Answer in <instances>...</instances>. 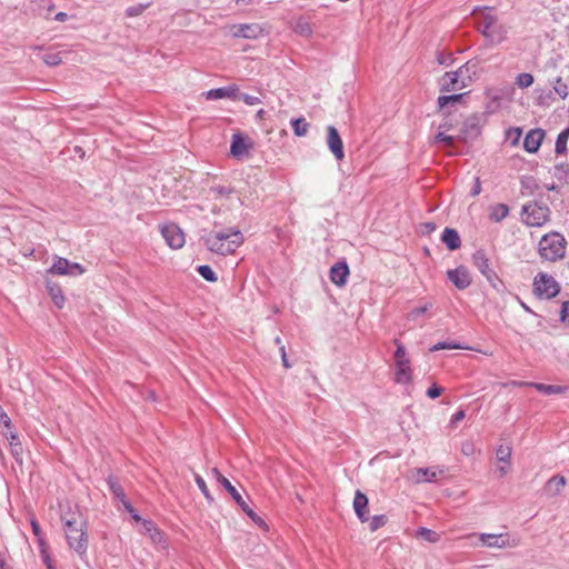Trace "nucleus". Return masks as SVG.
<instances>
[{
  "label": "nucleus",
  "mask_w": 569,
  "mask_h": 569,
  "mask_svg": "<svg viewBox=\"0 0 569 569\" xmlns=\"http://www.w3.org/2000/svg\"><path fill=\"white\" fill-rule=\"evenodd\" d=\"M67 542L79 556L88 549L87 520L78 510H69L61 516Z\"/></svg>",
  "instance_id": "obj_1"
},
{
  "label": "nucleus",
  "mask_w": 569,
  "mask_h": 569,
  "mask_svg": "<svg viewBox=\"0 0 569 569\" xmlns=\"http://www.w3.org/2000/svg\"><path fill=\"white\" fill-rule=\"evenodd\" d=\"M478 31L492 44L505 41L508 37L509 28L501 22L493 8L485 7L472 12Z\"/></svg>",
  "instance_id": "obj_2"
},
{
  "label": "nucleus",
  "mask_w": 569,
  "mask_h": 569,
  "mask_svg": "<svg viewBox=\"0 0 569 569\" xmlns=\"http://www.w3.org/2000/svg\"><path fill=\"white\" fill-rule=\"evenodd\" d=\"M203 241L211 252L228 256L242 244L243 236L240 230L231 228L223 231H211L203 237Z\"/></svg>",
  "instance_id": "obj_3"
},
{
  "label": "nucleus",
  "mask_w": 569,
  "mask_h": 569,
  "mask_svg": "<svg viewBox=\"0 0 569 569\" xmlns=\"http://www.w3.org/2000/svg\"><path fill=\"white\" fill-rule=\"evenodd\" d=\"M566 240L557 232L545 234L539 241L540 257L548 261H557L563 258Z\"/></svg>",
  "instance_id": "obj_4"
},
{
  "label": "nucleus",
  "mask_w": 569,
  "mask_h": 569,
  "mask_svg": "<svg viewBox=\"0 0 569 569\" xmlns=\"http://www.w3.org/2000/svg\"><path fill=\"white\" fill-rule=\"evenodd\" d=\"M211 473L214 479L228 491V493L232 497L236 503L241 508V510L258 526H264V521L261 517H259L243 500L239 491L217 469L212 468Z\"/></svg>",
  "instance_id": "obj_5"
},
{
  "label": "nucleus",
  "mask_w": 569,
  "mask_h": 569,
  "mask_svg": "<svg viewBox=\"0 0 569 569\" xmlns=\"http://www.w3.org/2000/svg\"><path fill=\"white\" fill-rule=\"evenodd\" d=\"M393 343L397 349L395 352V365H396V373L395 380L397 383H410L412 380L410 360L407 357V350L405 346L398 340L395 339Z\"/></svg>",
  "instance_id": "obj_6"
},
{
  "label": "nucleus",
  "mask_w": 569,
  "mask_h": 569,
  "mask_svg": "<svg viewBox=\"0 0 569 569\" xmlns=\"http://www.w3.org/2000/svg\"><path fill=\"white\" fill-rule=\"evenodd\" d=\"M522 220L531 227H541L549 220L550 210L546 204L532 202L522 207Z\"/></svg>",
  "instance_id": "obj_7"
},
{
  "label": "nucleus",
  "mask_w": 569,
  "mask_h": 569,
  "mask_svg": "<svg viewBox=\"0 0 569 569\" xmlns=\"http://www.w3.org/2000/svg\"><path fill=\"white\" fill-rule=\"evenodd\" d=\"M533 290L538 297L550 299L559 293L560 287L553 277L540 272L535 277Z\"/></svg>",
  "instance_id": "obj_8"
},
{
  "label": "nucleus",
  "mask_w": 569,
  "mask_h": 569,
  "mask_svg": "<svg viewBox=\"0 0 569 569\" xmlns=\"http://www.w3.org/2000/svg\"><path fill=\"white\" fill-rule=\"evenodd\" d=\"M208 197L212 200L220 201L221 206L228 203V208L239 207L242 202L234 189L230 186H212L208 190Z\"/></svg>",
  "instance_id": "obj_9"
},
{
  "label": "nucleus",
  "mask_w": 569,
  "mask_h": 569,
  "mask_svg": "<svg viewBox=\"0 0 569 569\" xmlns=\"http://www.w3.org/2000/svg\"><path fill=\"white\" fill-rule=\"evenodd\" d=\"M478 539L483 546L497 549L515 548L520 543L519 539L510 538L509 533H480Z\"/></svg>",
  "instance_id": "obj_10"
},
{
  "label": "nucleus",
  "mask_w": 569,
  "mask_h": 569,
  "mask_svg": "<svg viewBox=\"0 0 569 569\" xmlns=\"http://www.w3.org/2000/svg\"><path fill=\"white\" fill-rule=\"evenodd\" d=\"M49 272L59 276L74 277L82 274L84 272V268L77 262H71L66 258L58 257L52 267L49 269Z\"/></svg>",
  "instance_id": "obj_11"
},
{
  "label": "nucleus",
  "mask_w": 569,
  "mask_h": 569,
  "mask_svg": "<svg viewBox=\"0 0 569 569\" xmlns=\"http://www.w3.org/2000/svg\"><path fill=\"white\" fill-rule=\"evenodd\" d=\"M234 38L256 40L267 34L266 29L259 23L234 24L231 27Z\"/></svg>",
  "instance_id": "obj_12"
},
{
  "label": "nucleus",
  "mask_w": 569,
  "mask_h": 569,
  "mask_svg": "<svg viewBox=\"0 0 569 569\" xmlns=\"http://www.w3.org/2000/svg\"><path fill=\"white\" fill-rule=\"evenodd\" d=\"M161 234L164 238L167 244L172 249H180L186 242L184 233L174 223L163 226L161 229Z\"/></svg>",
  "instance_id": "obj_13"
},
{
  "label": "nucleus",
  "mask_w": 569,
  "mask_h": 569,
  "mask_svg": "<svg viewBox=\"0 0 569 569\" xmlns=\"http://www.w3.org/2000/svg\"><path fill=\"white\" fill-rule=\"evenodd\" d=\"M473 264L477 267V269L486 277V279L490 282V284L496 288L497 287V280L498 276L497 273L490 268L489 259L487 258L485 251L478 250L473 253L472 257Z\"/></svg>",
  "instance_id": "obj_14"
},
{
  "label": "nucleus",
  "mask_w": 569,
  "mask_h": 569,
  "mask_svg": "<svg viewBox=\"0 0 569 569\" xmlns=\"http://www.w3.org/2000/svg\"><path fill=\"white\" fill-rule=\"evenodd\" d=\"M441 475H443V469L439 467L416 468L410 471V479L415 483L436 482Z\"/></svg>",
  "instance_id": "obj_15"
},
{
  "label": "nucleus",
  "mask_w": 569,
  "mask_h": 569,
  "mask_svg": "<svg viewBox=\"0 0 569 569\" xmlns=\"http://www.w3.org/2000/svg\"><path fill=\"white\" fill-rule=\"evenodd\" d=\"M327 144L329 150L332 152V154L338 161L343 160V142L338 130L333 126H329L327 128Z\"/></svg>",
  "instance_id": "obj_16"
},
{
  "label": "nucleus",
  "mask_w": 569,
  "mask_h": 569,
  "mask_svg": "<svg viewBox=\"0 0 569 569\" xmlns=\"http://www.w3.org/2000/svg\"><path fill=\"white\" fill-rule=\"evenodd\" d=\"M448 279L455 284L459 290H463L471 284V276L469 270L460 266L453 270L447 271Z\"/></svg>",
  "instance_id": "obj_17"
},
{
  "label": "nucleus",
  "mask_w": 569,
  "mask_h": 569,
  "mask_svg": "<svg viewBox=\"0 0 569 569\" xmlns=\"http://www.w3.org/2000/svg\"><path fill=\"white\" fill-rule=\"evenodd\" d=\"M439 89L441 92H452L465 89V82L460 81L455 71L446 72L442 77H440Z\"/></svg>",
  "instance_id": "obj_18"
},
{
  "label": "nucleus",
  "mask_w": 569,
  "mask_h": 569,
  "mask_svg": "<svg viewBox=\"0 0 569 569\" xmlns=\"http://www.w3.org/2000/svg\"><path fill=\"white\" fill-rule=\"evenodd\" d=\"M545 139V131L542 129L530 130L523 140V148L530 153H535L539 150L542 140Z\"/></svg>",
  "instance_id": "obj_19"
},
{
  "label": "nucleus",
  "mask_w": 569,
  "mask_h": 569,
  "mask_svg": "<svg viewBox=\"0 0 569 569\" xmlns=\"http://www.w3.org/2000/svg\"><path fill=\"white\" fill-rule=\"evenodd\" d=\"M206 98L208 100H217V99H239V88L234 84L223 88L211 89L206 92Z\"/></svg>",
  "instance_id": "obj_20"
},
{
  "label": "nucleus",
  "mask_w": 569,
  "mask_h": 569,
  "mask_svg": "<svg viewBox=\"0 0 569 569\" xmlns=\"http://www.w3.org/2000/svg\"><path fill=\"white\" fill-rule=\"evenodd\" d=\"M348 276H349V268H348L347 262H345V261L337 262L336 264H333L331 267L330 279L335 284H337L339 287L343 286L347 282Z\"/></svg>",
  "instance_id": "obj_21"
},
{
  "label": "nucleus",
  "mask_w": 569,
  "mask_h": 569,
  "mask_svg": "<svg viewBox=\"0 0 569 569\" xmlns=\"http://www.w3.org/2000/svg\"><path fill=\"white\" fill-rule=\"evenodd\" d=\"M368 498L365 493H362L360 490L356 491L355 499H353V509L357 515V517L360 519L361 522H366L369 520L368 518Z\"/></svg>",
  "instance_id": "obj_22"
},
{
  "label": "nucleus",
  "mask_w": 569,
  "mask_h": 569,
  "mask_svg": "<svg viewBox=\"0 0 569 569\" xmlns=\"http://www.w3.org/2000/svg\"><path fill=\"white\" fill-rule=\"evenodd\" d=\"M477 63L472 61H468L461 67H459L455 73L459 78L460 81L465 82V87H469L473 80V76L476 74Z\"/></svg>",
  "instance_id": "obj_23"
},
{
  "label": "nucleus",
  "mask_w": 569,
  "mask_h": 569,
  "mask_svg": "<svg viewBox=\"0 0 569 569\" xmlns=\"http://www.w3.org/2000/svg\"><path fill=\"white\" fill-rule=\"evenodd\" d=\"M566 483L567 480L563 476H553L547 481L545 486V492L549 497H556L563 490Z\"/></svg>",
  "instance_id": "obj_24"
},
{
  "label": "nucleus",
  "mask_w": 569,
  "mask_h": 569,
  "mask_svg": "<svg viewBox=\"0 0 569 569\" xmlns=\"http://www.w3.org/2000/svg\"><path fill=\"white\" fill-rule=\"evenodd\" d=\"M250 144H248L240 134L237 133L232 136L230 152L233 157L241 158L248 154Z\"/></svg>",
  "instance_id": "obj_25"
},
{
  "label": "nucleus",
  "mask_w": 569,
  "mask_h": 569,
  "mask_svg": "<svg viewBox=\"0 0 569 569\" xmlns=\"http://www.w3.org/2000/svg\"><path fill=\"white\" fill-rule=\"evenodd\" d=\"M441 240L447 246V248L449 250H457L461 246V240H460L459 233L455 229H451V228H446L443 230Z\"/></svg>",
  "instance_id": "obj_26"
},
{
  "label": "nucleus",
  "mask_w": 569,
  "mask_h": 569,
  "mask_svg": "<svg viewBox=\"0 0 569 569\" xmlns=\"http://www.w3.org/2000/svg\"><path fill=\"white\" fill-rule=\"evenodd\" d=\"M143 533L148 535L151 541L156 545L163 542V535L158 530L151 520L143 519L141 521Z\"/></svg>",
  "instance_id": "obj_27"
},
{
  "label": "nucleus",
  "mask_w": 569,
  "mask_h": 569,
  "mask_svg": "<svg viewBox=\"0 0 569 569\" xmlns=\"http://www.w3.org/2000/svg\"><path fill=\"white\" fill-rule=\"evenodd\" d=\"M520 385L533 387L535 389L545 395H557L563 391V387L558 385H545L539 382H521Z\"/></svg>",
  "instance_id": "obj_28"
},
{
  "label": "nucleus",
  "mask_w": 569,
  "mask_h": 569,
  "mask_svg": "<svg viewBox=\"0 0 569 569\" xmlns=\"http://www.w3.org/2000/svg\"><path fill=\"white\" fill-rule=\"evenodd\" d=\"M47 289L54 305L61 309L64 305V297L61 288L56 283L48 282Z\"/></svg>",
  "instance_id": "obj_29"
},
{
  "label": "nucleus",
  "mask_w": 569,
  "mask_h": 569,
  "mask_svg": "<svg viewBox=\"0 0 569 569\" xmlns=\"http://www.w3.org/2000/svg\"><path fill=\"white\" fill-rule=\"evenodd\" d=\"M466 93L450 94V96H440L438 97L437 104L440 110L446 109L448 106H453L456 103L461 102L463 96Z\"/></svg>",
  "instance_id": "obj_30"
},
{
  "label": "nucleus",
  "mask_w": 569,
  "mask_h": 569,
  "mask_svg": "<svg viewBox=\"0 0 569 569\" xmlns=\"http://www.w3.org/2000/svg\"><path fill=\"white\" fill-rule=\"evenodd\" d=\"M293 31L300 36L309 37L312 33V28L306 18L300 17L293 23Z\"/></svg>",
  "instance_id": "obj_31"
},
{
  "label": "nucleus",
  "mask_w": 569,
  "mask_h": 569,
  "mask_svg": "<svg viewBox=\"0 0 569 569\" xmlns=\"http://www.w3.org/2000/svg\"><path fill=\"white\" fill-rule=\"evenodd\" d=\"M509 214V208L505 203H498L492 207L490 212V219L495 222H500Z\"/></svg>",
  "instance_id": "obj_32"
},
{
  "label": "nucleus",
  "mask_w": 569,
  "mask_h": 569,
  "mask_svg": "<svg viewBox=\"0 0 569 569\" xmlns=\"http://www.w3.org/2000/svg\"><path fill=\"white\" fill-rule=\"evenodd\" d=\"M568 139H569V127L565 128L557 137L556 152L558 154H562L567 151Z\"/></svg>",
  "instance_id": "obj_33"
},
{
  "label": "nucleus",
  "mask_w": 569,
  "mask_h": 569,
  "mask_svg": "<svg viewBox=\"0 0 569 569\" xmlns=\"http://www.w3.org/2000/svg\"><path fill=\"white\" fill-rule=\"evenodd\" d=\"M417 537H420L431 543H436L440 540V535L438 532L425 527L417 530Z\"/></svg>",
  "instance_id": "obj_34"
},
{
  "label": "nucleus",
  "mask_w": 569,
  "mask_h": 569,
  "mask_svg": "<svg viewBox=\"0 0 569 569\" xmlns=\"http://www.w3.org/2000/svg\"><path fill=\"white\" fill-rule=\"evenodd\" d=\"M292 129L296 136L303 137L307 134L309 124L303 118H298L291 121Z\"/></svg>",
  "instance_id": "obj_35"
},
{
  "label": "nucleus",
  "mask_w": 569,
  "mask_h": 569,
  "mask_svg": "<svg viewBox=\"0 0 569 569\" xmlns=\"http://www.w3.org/2000/svg\"><path fill=\"white\" fill-rule=\"evenodd\" d=\"M512 449L510 446H499L496 450V457L500 462H505L507 465H510V458H511Z\"/></svg>",
  "instance_id": "obj_36"
},
{
  "label": "nucleus",
  "mask_w": 569,
  "mask_h": 569,
  "mask_svg": "<svg viewBox=\"0 0 569 569\" xmlns=\"http://www.w3.org/2000/svg\"><path fill=\"white\" fill-rule=\"evenodd\" d=\"M150 6L151 2L130 6L126 9V16L128 18L141 16Z\"/></svg>",
  "instance_id": "obj_37"
},
{
  "label": "nucleus",
  "mask_w": 569,
  "mask_h": 569,
  "mask_svg": "<svg viewBox=\"0 0 569 569\" xmlns=\"http://www.w3.org/2000/svg\"><path fill=\"white\" fill-rule=\"evenodd\" d=\"M552 89L561 99H566L569 96V88L561 78H557L553 81Z\"/></svg>",
  "instance_id": "obj_38"
},
{
  "label": "nucleus",
  "mask_w": 569,
  "mask_h": 569,
  "mask_svg": "<svg viewBox=\"0 0 569 569\" xmlns=\"http://www.w3.org/2000/svg\"><path fill=\"white\" fill-rule=\"evenodd\" d=\"M533 83V76L531 73H519L516 78V84L521 88H529Z\"/></svg>",
  "instance_id": "obj_39"
},
{
  "label": "nucleus",
  "mask_w": 569,
  "mask_h": 569,
  "mask_svg": "<svg viewBox=\"0 0 569 569\" xmlns=\"http://www.w3.org/2000/svg\"><path fill=\"white\" fill-rule=\"evenodd\" d=\"M200 276L209 282H216L217 276L210 266L203 264L198 267Z\"/></svg>",
  "instance_id": "obj_40"
},
{
  "label": "nucleus",
  "mask_w": 569,
  "mask_h": 569,
  "mask_svg": "<svg viewBox=\"0 0 569 569\" xmlns=\"http://www.w3.org/2000/svg\"><path fill=\"white\" fill-rule=\"evenodd\" d=\"M194 480H196V483L198 485L199 489L203 493L204 498L209 502H213V497L211 496V493H210V491H209V489L207 487V483L203 480V478L201 476H199L198 473H194Z\"/></svg>",
  "instance_id": "obj_41"
},
{
  "label": "nucleus",
  "mask_w": 569,
  "mask_h": 569,
  "mask_svg": "<svg viewBox=\"0 0 569 569\" xmlns=\"http://www.w3.org/2000/svg\"><path fill=\"white\" fill-rule=\"evenodd\" d=\"M387 521H388V518L385 515L373 516L369 523V528L373 532V531L378 530L379 528L383 527L387 523Z\"/></svg>",
  "instance_id": "obj_42"
},
{
  "label": "nucleus",
  "mask_w": 569,
  "mask_h": 569,
  "mask_svg": "<svg viewBox=\"0 0 569 569\" xmlns=\"http://www.w3.org/2000/svg\"><path fill=\"white\" fill-rule=\"evenodd\" d=\"M108 483H109V488H110L111 492L114 495V497L119 498L121 500V502H123V500H126V499H124V491H123L122 487L111 478L108 480Z\"/></svg>",
  "instance_id": "obj_43"
},
{
  "label": "nucleus",
  "mask_w": 569,
  "mask_h": 569,
  "mask_svg": "<svg viewBox=\"0 0 569 569\" xmlns=\"http://www.w3.org/2000/svg\"><path fill=\"white\" fill-rule=\"evenodd\" d=\"M238 100H242L248 106H256V104L261 103V100H260L259 97L251 96V94H248V93H241L240 91H239V99Z\"/></svg>",
  "instance_id": "obj_44"
},
{
  "label": "nucleus",
  "mask_w": 569,
  "mask_h": 569,
  "mask_svg": "<svg viewBox=\"0 0 569 569\" xmlns=\"http://www.w3.org/2000/svg\"><path fill=\"white\" fill-rule=\"evenodd\" d=\"M43 62L50 67L58 66L61 62V58L58 53H48L43 56Z\"/></svg>",
  "instance_id": "obj_45"
},
{
  "label": "nucleus",
  "mask_w": 569,
  "mask_h": 569,
  "mask_svg": "<svg viewBox=\"0 0 569 569\" xmlns=\"http://www.w3.org/2000/svg\"><path fill=\"white\" fill-rule=\"evenodd\" d=\"M443 349H462V347L459 345H456V343H450V342H438L430 348V351L433 352V351L443 350Z\"/></svg>",
  "instance_id": "obj_46"
},
{
  "label": "nucleus",
  "mask_w": 569,
  "mask_h": 569,
  "mask_svg": "<svg viewBox=\"0 0 569 569\" xmlns=\"http://www.w3.org/2000/svg\"><path fill=\"white\" fill-rule=\"evenodd\" d=\"M437 61H438L439 64L448 67L453 61V58H452L451 53L438 52L437 53Z\"/></svg>",
  "instance_id": "obj_47"
},
{
  "label": "nucleus",
  "mask_w": 569,
  "mask_h": 569,
  "mask_svg": "<svg viewBox=\"0 0 569 569\" xmlns=\"http://www.w3.org/2000/svg\"><path fill=\"white\" fill-rule=\"evenodd\" d=\"M435 139L437 142H445L448 147H451L455 141L452 136H448L443 131H440Z\"/></svg>",
  "instance_id": "obj_48"
},
{
  "label": "nucleus",
  "mask_w": 569,
  "mask_h": 569,
  "mask_svg": "<svg viewBox=\"0 0 569 569\" xmlns=\"http://www.w3.org/2000/svg\"><path fill=\"white\" fill-rule=\"evenodd\" d=\"M124 509L132 516V518L137 521V522H141L143 519L136 512V510L133 509V507L131 506V503L127 500H123L122 502Z\"/></svg>",
  "instance_id": "obj_49"
},
{
  "label": "nucleus",
  "mask_w": 569,
  "mask_h": 569,
  "mask_svg": "<svg viewBox=\"0 0 569 569\" xmlns=\"http://www.w3.org/2000/svg\"><path fill=\"white\" fill-rule=\"evenodd\" d=\"M442 391H443L442 388L438 387L437 385H432L427 390V396L431 399H436L442 393Z\"/></svg>",
  "instance_id": "obj_50"
},
{
  "label": "nucleus",
  "mask_w": 569,
  "mask_h": 569,
  "mask_svg": "<svg viewBox=\"0 0 569 569\" xmlns=\"http://www.w3.org/2000/svg\"><path fill=\"white\" fill-rule=\"evenodd\" d=\"M560 315L561 321L569 323V301L562 303Z\"/></svg>",
  "instance_id": "obj_51"
},
{
  "label": "nucleus",
  "mask_w": 569,
  "mask_h": 569,
  "mask_svg": "<svg viewBox=\"0 0 569 569\" xmlns=\"http://www.w3.org/2000/svg\"><path fill=\"white\" fill-rule=\"evenodd\" d=\"M437 226L433 222H426L421 224V232L423 234H430L436 230Z\"/></svg>",
  "instance_id": "obj_52"
},
{
  "label": "nucleus",
  "mask_w": 569,
  "mask_h": 569,
  "mask_svg": "<svg viewBox=\"0 0 569 569\" xmlns=\"http://www.w3.org/2000/svg\"><path fill=\"white\" fill-rule=\"evenodd\" d=\"M465 417H466V413H465V411H463V410H459V411H457V412L452 416V418H451V425H452V426L457 425L459 421L463 420V419H465Z\"/></svg>",
  "instance_id": "obj_53"
},
{
  "label": "nucleus",
  "mask_w": 569,
  "mask_h": 569,
  "mask_svg": "<svg viewBox=\"0 0 569 569\" xmlns=\"http://www.w3.org/2000/svg\"><path fill=\"white\" fill-rule=\"evenodd\" d=\"M280 352H281V360H282V365L286 369H289L291 367V365L289 363L288 361V358H287V353H286V349H284V346H280Z\"/></svg>",
  "instance_id": "obj_54"
},
{
  "label": "nucleus",
  "mask_w": 569,
  "mask_h": 569,
  "mask_svg": "<svg viewBox=\"0 0 569 569\" xmlns=\"http://www.w3.org/2000/svg\"><path fill=\"white\" fill-rule=\"evenodd\" d=\"M481 192V184L479 178H476L475 187L471 190V196L476 197Z\"/></svg>",
  "instance_id": "obj_55"
},
{
  "label": "nucleus",
  "mask_w": 569,
  "mask_h": 569,
  "mask_svg": "<svg viewBox=\"0 0 569 569\" xmlns=\"http://www.w3.org/2000/svg\"><path fill=\"white\" fill-rule=\"evenodd\" d=\"M461 451L465 453V455H471L473 452V446L472 443H463L462 447H461Z\"/></svg>",
  "instance_id": "obj_56"
},
{
  "label": "nucleus",
  "mask_w": 569,
  "mask_h": 569,
  "mask_svg": "<svg viewBox=\"0 0 569 569\" xmlns=\"http://www.w3.org/2000/svg\"><path fill=\"white\" fill-rule=\"evenodd\" d=\"M43 552V562L46 563L47 568L48 569H56L53 563H52V560L50 558V556L48 553H46L44 551Z\"/></svg>",
  "instance_id": "obj_57"
},
{
  "label": "nucleus",
  "mask_w": 569,
  "mask_h": 569,
  "mask_svg": "<svg viewBox=\"0 0 569 569\" xmlns=\"http://www.w3.org/2000/svg\"><path fill=\"white\" fill-rule=\"evenodd\" d=\"M31 527H32V531H33V533H34L37 537H40L41 529H40L39 523H38L36 520H32V521H31Z\"/></svg>",
  "instance_id": "obj_58"
},
{
  "label": "nucleus",
  "mask_w": 569,
  "mask_h": 569,
  "mask_svg": "<svg viewBox=\"0 0 569 569\" xmlns=\"http://www.w3.org/2000/svg\"><path fill=\"white\" fill-rule=\"evenodd\" d=\"M509 468H510V465L506 463V466L498 467L497 471L499 472L500 477H503L508 473Z\"/></svg>",
  "instance_id": "obj_59"
},
{
  "label": "nucleus",
  "mask_w": 569,
  "mask_h": 569,
  "mask_svg": "<svg viewBox=\"0 0 569 569\" xmlns=\"http://www.w3.org/2000/svg\"><path fill=\"white\" fill-rule=\"evenodd\" d=\"M427 309H428L427 307L417 308V309L412 310L411 316L418 317V316L425 313L427 311Z\"/></svg>",
  "instance_id": "obj_60"
},
{
  "label": "nucleus",
  "mask_w": 569,
  "mask_h": 569,
  "mask_svg": "<svg viewBox=\"0 0 569 569\" xmlns=\"http://www.w3.org/2000/svg\"><path fill=\"white\" fill-rule=\"evenodd\" d=\"M67 18H68V14H67V13H64V12H59V13H57V14H56V20H57V21H60V22L66 21V20H67Z\"/></svg>",
  "instance_id": "obj_61"
},
{
  "label": "nucleus",
  "mask_w": 569,
  "mask_h": 569,
  "mask_svg": "<svg viewBox=\"0 0 569 569\" xmlns=\"http://www.w3.org/2000/svg\"><path fill=\"white\" fill-rule=\"evenodd\" d=\"M513 132V137H515V142L519 139L520 134H521V130L519 128H515L512 130L509 131V134Z\"/></svg>",
  "instance_id": "obj_62"
},
{
  "label": "nucleus",
  "mask_w": 569,
  "mask_h": 569,
  "mask_svg": "<svg viewBox=\"0 0 569 569\" xmlns=\"http://www.w3.org/2000/svg\"><path fill=\"white\" fill-rule=\"evenodd\" d=\"M449 128H450V126L448 123H442L439 126L440 130H448Z\"/></svg>",
  "instance_id": "obj_63"
},
{
  "label": "nucleus",
  "mask_w": 569,
  "mask_h": 569,
  "mask_svg": "<svg viewBox=\"0 0 569 569\" xmlns=\"http://www.w3.org/2000/svg\"><path fill=\"white\" fill-rule=\"evenodd\" d=\"M274 342H276L279 347H280V346H283V345L281 343V339H280V337H277V338L274 339Z\"/></svg>",
  "instance_id": "obj_64"
}]
</instances>
